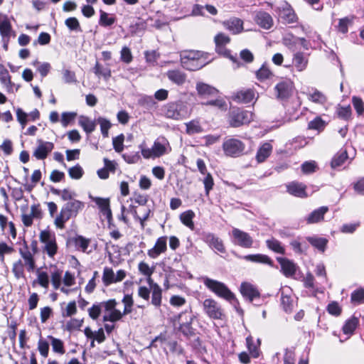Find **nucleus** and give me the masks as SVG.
<instances>
[{"instance_id": "f257e3e1", "label": "nucleus", "mask_w": 364, "mask_h": 364, "mask_svg": "<svg viewBox=\"0 0 364 364\" xmlns=\"http://www.w3.org/2000/svg\"><path fill=\"white\" fill-rule=\"evenodd\" d=\"M117 302L115 299H109L106 301L94 304L88 309L89 316L96 320L100 316L102 311H105L103 316L104 321L115 322L122 318L121 311L116 309Z\"/></svg>"}, {"instance_id": "f03ea898", "label": "nucleus", "mask_w": 364, "mask_h": 364, "mask_svg": "<svg viewBox=\"0 0 364 364\" xmlns=\"http://www.w3.org/2000/svg\"><path fill=\"white\" fill-rule=\"evenodd\" d=\"M182 66L188 70H197L211 62L209 55L199 50H185L181 53Z\"/></svg>"}, {"instance_id": "7ed1b4c3", "label": "nucleus", "mask_w": 364, "mask_h": 364, "mask_svg": "<svg viewBox=\"0 0 364 364\" xmlns=\"http://www.w3.org/2000/svg\"><path fill=\"white\" fill-rule=\"evenodd\" d=\"M84 207V203L78 200H73L66 203L55 218V225L57 228L63 229L65 223L71 218L75 217Z\"/></svg>"}, {"instance_id": "20e7f679", "label": "nucleus", "mask_w": 364, "mask_h": 364, "mask_svg": "<svg viewBox=\"0 0 364 364\" xmlns=\"http://www.w3.org/2000/svg\"><path fill=\"white\" fill-rule=\"evenodd\" d=\"M195 318L196 316L193 315L191 309H186L173 316L171 321L174 326L178 325V331L186 338H190L194 335V329L192 327V323Z\"/></svg>"}, {"instance_id": "39448f33", "label": "nucleus", "mask_w": 364, "mask_h": 364, "mask_svg": "<svg viewBox=\"0 0 364 364\" xmlns=\"http://www.w3.org/2000/svg\"><path fill=\"white\" fill-rule=\"evenodd\" d=\"M203 282L208 289L215 294L218 296L228 301L234 306L238 304L235 294L224 283L210 279L207 277L203 278Z\"/></svg>"}, {"instance_id": "423d86ee", "label": "nucleus", "mask_w": 364, "mask_h": 364, "mask_svg": "<svg viewBox=\"0 0 364 364\" xmlns=\"http://www.w3.org/2000/svg\"><path fill=\"white\" fill-rule=\"evenodd\" d=\"M161 112L166 118L174 120L183 119L191 113L187 105L181 100L164 105L161 108Z\"/></svg>"}, {"instance_id": "0eeeda50", "label": "nucleus", "mask_w": 364, "mask_h": 364, "mask_svg": "<svg viewBox=\"0 0 364 364\" xmlns=\"http://www.w3.org/2000/svg\"><path fill=\"white\" fill-rule=\"evenodd\" d=\"M254 114L249 110L234 108L229 112L228 122L232 127H240L248 124L253 120Z\"/></svg>"}, {"instance_id": "6e6552de", "label": "nucleus", "mask_w": 364, "mask_h": 364, "mask_svg": "<svg viewBox=\"0 0 364 364\" xmlns=\"http://www.w3.org/2000/svg\"><path fill=\"white\" fill-rule=\"evenodd\" d=\"M245 149V144L236 138H226L223 143V150L228 156L238 157L243 154Z\"/></svg>"}, {"instance_id": "1a4fd4ad", "label": "nucleus", "mask_w": 364, "mask_h": 364, "mask_svg": "<svg viewBox=\"0 0 364 364\" xmlns=\"http://www.w3.org/2000/svg\"><path fill=\"white\" fill-rule=\"evenodd\" d=\"M203 310L212 319L223 320L225 316L221 306L213 299H205L203 301Z\"/></svg>"}, {"instance_id": "9d476101", "label": "nucleus", "mask_w": 364, "mask_h": 364, "mask_svg": "<svg viewBox=\"0 0 364 364\" xmlns=\"http://www.w3.org/2000/svg\"><path fill=\"white\" fill-rule=\"evenodd\" d=\"M39 239L41 242L44 244L43 251L50 257H53L58 250L55 235L49 230H42L40 232Z\"/></svg>"}, {"instance_id": "9b49d317", "label": "nucleus", "mask_w": 364, "mask_h": 364, "mask_svg": "<svg viewBox=\"0 0 364 364\" xmlns=\"http://www.w3.org/2000/svg\"><path fill=\"white\" fill-rule=\"evenodd\" d=\"M232 242L235 245L249 249L252 247L254 240L249 233L233 228L232 230Z\"/></svg>"}, {"instance_id": "f8f14e48", "label": "nucleus", "mask_w": 364, "mask_h": 364, "mask_svg": "<svg viewBox=\"0 0 364 364\" xmlns=\"http://www.w3.org/2000/svg\"><path fill=\"white\" fill-rule=\"evenodd\" d=\"M294 89V82L291 80L283 79L274 87L276 97L281 100H287L291 96Z\"/></svg>"}, {"instance_id": "ddd939ff", "label": "nucleus", "mask_w": 364, "mask_h": 364, "mask_svg": "<svg viewBox=\"0 0 364 364\" xmlns=\"http://www.w3.org/2000/svg\"><path fill=\"white\" fill-rule=\"evenodd\" d=\"M54 149V144L50 141L42 139L37 140V146L33 151V156L38 160H43Z\"/></svg>"}, {"instance_id": "4468645a", "label": "nucleus", "mask_w": 364, "mask_h": 364, "mask_svg": "<svg viewBox=\"0 0 364 364\" xmlns=\"http://www.w3.org/2000/svg\"><path fill=\"white\" fill-rule=\"evenodd\" d=\"M0 34L4 42L9 43L11 37L16 36L9 17L5 14H0Z\"/></svg>"}, {"instance_id": "2eb2a0df", "label": "nucleus", "mask_w": 364, "mask_h": 364, "mask_svg": "<svg viewBox=\"0 0 364 364\" xmlns=\"http://www.w3.org/2000/svg\"><path fill=\"white\" fill-rule=\"evenodd\" d=\"M232 99L237 103H250L256 99V92L252 88L242 89L234 92Z\"/></svg>"}, {"instance_id": "dca6fc26", "label": "nucleus", "mask_w": 364, "mask_h": 364, "mask_svg": "<svg viewBox=\"0 0 364 364\" xmlns=\"http://www.w3.org/2000/svg\"><path fill=\"white\" fill-rule=\"evenodd\" d=\"M244 22L237 17H231L222 22L223 27L233 35L241 33L244 31Z\"/></svg>"}, {"instance_id": "f3484780", "label": "nucleus", "mask_w": 364, "mask_h": 364, "mask_svg": "<svg viewBox=\"0 0 364 364\" xmlns=\"http://www.w3.org/2000/svg\"><path fill=\"white\" fill-rule=\"evenodd\" d=\"M19 254L23 259L25 267L28 272H33L36 268V262L33 253L29 250L26 242L24 241L23 247L19 249Z\"/></svg>"}, {"instance_id": "a211bd4d", "label": "nucleus", "mask_w": 364, "mask_h": 364, "mask_svg": "<svg viewBox=\"0 0 364 364\" xmlns=\"http://www.w3.org/2000/svg\"><path fill=\"white\" fill-rule=\"evenodd\" d=\"M203 241L211 248L220 253L225 252V247L223 240L213 233L208 232L203 235Z\"/></svg>"}, {"instance_id": "6ab92c4d", "label": "nucleus", "mask_w": 364, "mask_h": 364, "mask_svg": "<svg viewBox=\"0 0 364 364\" xmlns=\"http://www.w3.org/2000/svg\"><path fill=\"white\" fill-rule=\"evenodd\" d=\"M295 299L291 295V290L286 288L281 291V306L286 313H291L295 306Z\"/></svg>"}, {"instance_id": "aec40b11", "label": "nucleus", "mask_w": 364, "mask_h": 364, "mask_svg": "<svg viewBox=\"0 0 364 364\" xmlns=\"http://www.w3.org/2000/svg\"><path fill=\"white\" fill-rule=\"evenodd\" d=\"M306 96L309 101L321 105L325 109H327L328 97L326 94L321 91L311 87V89L308 90Z\"/></svg>"}, {"instance_id": "412c9836", "label": "nucleus", "mask_w": 364, "mask_h": 364, "mask_svg": "<svg viewBox=\"0 0 364 364\" xmlns=\"http://www.w3.org/2000/svg\"><path fill=\"white\" fill-rule=\"evenodd\" d=\"M42 217V211L39 204H33L31 207L30 213H23L21 220L26 227H30L33 224V219H40Z\"/></svg>"}, {"instance_id": "4be33fe9", "label": "nucleus", "mask_w": 364, "mask_h": 364, "mask_svg": "<svg viewBox=\"0 0 364 364\" xmlns=\"http://www.w3.org/2000/svg\"><path fill=\"white\" fill-rule=\"evenodd\" d=\"M279 16L285 23H292L297 21V16L293 9L285 3L282 7H279Z\"/></svg>"}, {"instance_id": "5701e85b", "label": "nucleus", "mask_w": 364, "mask_h": 364, "mask_svg": "<svg viewBox=\"0 0 364 364\" xmlns=\"http://www.w3.org/2000/svg\"><path fill=\"white\" fill-rule=\"evenodd\" d=\"M152 148L156 158L160 157L171 150L169 142L164 137L158 138L154 141Z\"/></svg>"}, {"instance_id": "b1692460", "label": "nucleus", "mask_w": 364, "mask_h": 364, "mask_svg": "<svg viewBox=\"0 0 364 364\" xmlns=\"http://www.w3.org/2000/svg\"><path fill=\"white\" fill-rule=\"evenodd\" d=\"M167 249V237L164 236L157 239L154 247L148 250L147 255L152 259L157 258Z\"/></svg>"}, {"instance_id": "393cba45", "label": "nucleus", "mask_w": 364, "mask_h": 364, "mask_svg": "<svg viewBox=\"0 0 364 364\" xmlns=\"http://www.w3.org/2000/svg\"><path fill=\"white\" fill-rule=\"evenodd\" d=\"M277 260L286 277H291L296 273L297 266L293 261L285 257H277Z\"/></svg>"}, {"instance_id": "a878e982", "label": "nucleus", "mask_w": 364, "mask_h": 364, "mask_svg": "<svg viewBox=\"0 0 364 364\" xmlns=\"http://www.w3.org/2000/svg\"><path fill=\"white\" fill-rule=\"evenodd\" d=\"M240 292L243 297L249 301H252L255 299L259 297V292L252 284L243 282L240 286Z\"/></svg>"}, {"instance_id": "bb28decb", "label": "nucleus", "mask_w": 364, "mask_h": 364, "mask_svg": "<svg viewBox=\"0 0 364 364\" xmlns=\"http://www.w3.org/2000/svg\"><path fill=\"white\" fill-rule=\"evenodd\" d=\"M328 211L327 206H321L312 211L306 218L307 224L317 223L323 220L324 215Z\"/></svg>"}, {"instance_id": "cd10ccee", "label": "nucleus", "mask_w": 364, "mask_h": 364, "mask_svg": "<svg viewBox=\"0 0 364 364\" xmlns=\"http://www.w3.org/2000/svg\"><path fill=\"white\" fill-rule=\"evenodd\" d=\"M287 192L296 197L305 198L307 196L306 193V186L301 183L293 181L287 185Z\"/></svg>"}, {"instance_id": "c85d7f7f", "label": "nucleus", "mask_w": 364, "mask_h": 364, "mask_svg": "<svg viewBox=\"0 0 364 364\" xmlns=\"http://www.w3.org/2000/svg\"><path fill=\"white\" fill-rule=\"evenodd\" d=\"M257 23L264 29H269L273 25V19L270 14L264 11H259L256 14Z\"/></svg>"}, {"instance_id": "c756f323", "label": "nucleus", "mask_w": 364, "mask_h": 364, "mask_svg": "<svg viewBox=\"0 0 364 364\" xmlns=\"http://www.w3.org/2000/svg\"><path fill=\"white\" fill-rule=\"evenodd\" d=\"M92 199L98 205L101 213L107 218L108 220L112 218V211L109 208V200L108 198H102L99 197L92 198Z\"/></svg>"}, {"instance_id": "7c9ffc66", "label": "nucleus", "mask_w": 364, "mask_h": 364, "mask_svg": "<svg viewBox=\"0 0 364 364\" xmlns=\"http://www.w3.org/2000/svg\"><path fill=\"white\" fill-rule=\"evenodd\" d=\"M168 79L177 85H182L186 80V75L179 70H170L166 73Z\"/></svg>"}, {"instance_id": "2f4dec72", "label": "nucleus", "mask_w": 364, "mask_h": 364, "mask_svg": "<svg viewBox=\"0 0 364 364\" xmlns=\"http://www.w3.org/2000/svg\"><path fill=\"white\" fill-rule=\"evenodd\" d=\"M308 58L301 52H296L293 55V64L296 69L299 71H304L308 65Z\"/></svg>"}, {"instance_id": "473e14b6", "label": "nucleus", "mask_w": 364, "mask_h": 364, "mask_svg": "<svg viewBox=\"0 0 364 364\" xmlns=\"http://www.w3.org/2000/svg\"><path fill=\"white\" fill-rule=\"evenodd\" d=\"M196 90L202 97L215 96L218 93V90L214 87L200 82L196 84Z\"/></svg>"}, {"instance_id": "72a5a7b5", "label": "nucleus", "mask_w": 364, "mask_h": 364, "mask_svg": "<svg viewBox=\"0 0 364 364\" xmlns=\"http://www.w3.org/2000/svg\"><path fill=\"white\" fill-rule=\"evenodd\" d=\"M272 151V146L269 142H265L262 144L259 148L257 155L256 159L259 163L264 162L271 154Z\"/></svg>"}, {"instance_id": "f704fd0d", "label": "nucleus", "mask_w": 364, "mask_h": 364, "mask_svg": "<svg viewBox=\"0 0 364 364\" xmlns=\"http://www.w3.org/2000/svg\"><path fill=\"white\" fill-rule=\"evenodd\" d=\"M306 240L315 248L321 252H324L328 244V240L318 236H309Z\"/></svg>"}, {"instance_id": "c9c22d12", "label": "nucleus", "mask_w": 364, "mask_h": 364, "mask_svg": "<svg viewBox=\"0 0 364 364\" xmlns=\"http://www.w3.org/2000/svg\"><path fill=\"white\" fill-rule=\"evenodd\" d=\"M247 261L256 263L267 264L273 266V262L269 257L262 254L248 255L242 257Z\"/></svg>"}, {"instance_id": "e433bc0d", "label": "nucleus", "mask_w": 364, "mask_h": 364, "mask_svg": "<svg viewBox=\"0 0 364 364\" xmlns=\"http://www.w3.org/2000/svg\"><path fill=\"white\" fill-rule=\"evenodd\" d=\"M359 323V320L358 318L353 316L350 318L348 319L343 326V332L344 334L348 335V338L353 334L355 330L358 327Z\"/></svg>"}, {"instance_id": "4c0bfd02", "label": "nucleus", "mask_w": 364, "mask_h": 364, "mask_svg": "<svg viewBox=\"0 0 364 364\" xmlns=\"http://www.w3.org/2000/svg\"><path fill=\"white\" fill-rule=\"evenodd\" d=\"M348 154L346 151H341L336 154L331 163L332 168H337L341 166L347 160Z\"/></svg>"}, {"instance_id": "58836bf2", "label": "nucleus", "mask_w": 364, "mask_h": 364, "mask_svg": "<svg viewBox=\"0 0 364 364\" xmlns=\"http://www.w3.org/2000/svg\"><path fill=\"white\" fill-rule=\"evenodd\" d=\"M79 124L82 127L87 134L92 133L95 129V122L91 120L85 116H80L79 118Z\"/></svg>"}, {"instance_id": "ea45409f", "label": "nucleus", "mask_w": 364, "mask_h": 364, "mask_svg": "<svg viewBox=\"0 0 364 364\" xmlns=\"http://www.w3.org/2000/svg\"><path fill=\"white\" fill-rule=\"evenodd\" d=\"M186 133L189 135L199 134L203 132L200 123L197 119H193L185 124Z\"/></svg>"}, {"instance_id": "a19ab883", "label": "nucleus", "mask_w": 364, "mask_h": 364, "mask_svg": "<svg viewBox=\"0 0 364 364\" xmlns=\"http://www.w3.org/2000/svg\"><path fill=\"white\" fill-rule=\"evenodd\" d=\"M194 216V212L191 210H188L180 215V220L184 225L193 230L194 229V223L193 222Z\"/></svg>"}, {"instance_id": "79ce46f5", "label": "nucleus", "mask_w": 364, "mask_h": 364, "mask_svg": "<svg viewBox=\"0 0 364 364\" xmlns=\"http://www.w3.org/2000/svg\"><path fill=\"white\" fill-rule=\"evenodd\" d=\"M266 243L268 248L272 250L273 252L282 255H284L285 253V249L279 240L274 238H272L267 240L266 241Z\"/></svg>"}, {"instance_id": "37998d69", "label": "nucleus", "mask_w": 364, "mask_h": 364, "mask_svg": "<svg viewBox=\"0 0 364 364\" xmlns=\"http://www.w3.org/2000/svg\"><path fill=\"white\" fill-rule=\"evenodd\" d=\"M102 282L105 286L116 283L115 274L112 268L107 267L104 268Z\"/></svg>"}, {"instance_id": "c03bdc74", "label": "nucleus", "mask_w": 364, "mask_h": 364, "mask_svg": "<svg viewBox=\"0 0 364 364\" xmlns=\"http://www.w3.org/2000/svg\"><path fill=\"white\" fill-rule=\"evenodd\" d=\"M0 81L9 90L11 88L13 84L9 71L2 65H0Z\"/></svg>"}, {"instance_id": "a18cd8bd", "label": "nucleus", "mask_w": 364, "mask_h": 364, "mask_svg": "<svg viewBox=\"0 0 364 364\" xmlns=\"http://www.w3.org/2000/svg\"><path fill=\"white\" fill-rule=\"evenodd\" d=\"M151 304L156 306H160L161 304V289L158 284L152 287Z\"/></svg>"}, {"instance_id": "49530a36", "label": "nucleus", "mask_w": 364, "mask_h": 364, "mask_svg": "<svg viewBox=\"0 0 364 364\" xmlns=\"http://www.w3.org/2000/svg\"><path fill=\"white\" fill-rule=\"evenodd\" d=\"M48 338L50 340L52 348L55 353L61 355L65 353L64 344L60 339L56 338L52 336H49Z\"/></svg>"}, {"instance_id": "de8ad7c7", "label": "nucleus", "mask_w": 364, "mask_h": 364, "mask_svg": "<svg viewBox=\"0 0 364 364\" xmlns=\"http://www.w3.org/2000/svg\"><path fill=\"white\" fill-rule=\"evenodd\" d=\"M25 264L21 259L16 261L13 264L12 272L16 279L24 277Z\"/></svg>"}, {"instance_id": "09e8293b", "label": "nucleus", "mask_w": 364, "mask_h": 364, "mask_svg": "<svg viewBox=\"0 0 364 364\" xmlns=\"http://www.w3.org/2000/svg\"><path fill=\"white\" fill-rule=\"evenodd\" d=\"M336 113L339 118L348 121L350 119L352 114V110L350 105L342 107L338 106L337 107Z\"/></svg>"}, {"instance_id": "8fccbe9b", "label": "nucleus", "mask_w": 364, "mask_h": 364, "mask_svg": "<svg viewBox=\"0 0 364 364\" xmlns=\"http://www.w3.org/2000/svg\"><path fill=\"white\" fill-rule=\"evenodd\" d=\"M73 242L75 247L82 252H86L90 244V240L82 236H77L73 239Z\"/></svg>"}, {"instance_id": "3c124183", "label": "nucleus", "mask_w": 364, "mask_h": 364, "mask_svg": "<svg viewBox=\"0 0 364 364\" xmlns=\"http://www.w3.org/2000/svg\"><path fill=\"white\" fill-rule=\"evenodd\" d=\"M326 125V123L325 121H323L320 117H316L309 122L308 127L310 129L321 131L325 128Z\"/></svg>"}, {"instance_id": "603ef678", "label": "nucleus", "mask_w": 364, "mask_h": 364, "mask_svg": "<svg viewBox=\"0 0 364 364\" xmlns=\"http://www.w3.org/2000/svg\"><path fill=\"white\" fill-rule=\"evenodd\" d=\"M141 215L137 214L136 210L134 211V216L136 219L139 220L142 228L144 227V222L149 218L151 210L148 208L142 207L140 209Z\"/></svg>"}, {"instance_id": "864d4df0", "label": "nucleus", "mask_w": 364, "mask_h": 364, "mask_svg": "<svg viewBox=\"0 0 364 364\" xmlns=\"http://www.w3.org/2000/svg\"><path fill=\"white\" fill-rule=\"evenodd\" d=\"M115 22V18L109 16L105 11H100L99 23L102 26H110Z\"/></svg>"}, {"instance_id": "5fc2aeb1", "label": "nucleus", "mask_w": 364, "mask_h": 364, "mask_svg": "<svg viewBox=\"0 0 364 364\" xmlns=\"http://www.w3.org/2000/svg\"><path fill=\"white\" fill-rule=\"evenodd\" d=\"M14 252L12 246L7 245L6 242H0V262H4L5 255H11Z\"/></svg>"}, {"instance_id": "6e6d98bb", "label": "nucleus", "mask_w": 364, "mask_h": 364, "mask_svg": "<svg viewBox=\"0 0 364 364\" xmlns=\"http://www.w3.org/2000/svg\"><path fill=\"white\" fill-rule=\"evenodd\" d=\"M65 24L70 31H82L80 23L75 17H70L65 21Z\"/></svg>"}, {"instance_id": "4d7b16f0", "label": "nucleus", "mask_w": 364, "mask_h": 364, "mask_svg": "<svg viewBox=\"0 0 364 364\" xmlns=\"http://www.w3.org/2000/svg\"><path fill=\"white\" fill-rule=\"evenodd\" d=\"M97 122L100 125L102 134L103 136L107 137L108 136V131L111 127V123L103 117H99L97 119Z\"/></svg>"}, {"instance_id": "13d9d810", "label": "nucleus", "mask_w": 364, "mask_h": 364, "mask_svg": "<svg viewBox=\"0 0 364 364\" xmlns=\"http://www.w3.org/2000/svg\"><path fill=\"white\" fill-rule=\"evenodd\" d=\"M62 280V272L55 269L51 272V282L55 289L60 288Z\"/></svg>"}, {"instance_id": "bf43d9fd", "label": "nucleus", "mask_w": 364, "mask_h": 364, "mask_svg": "<svg viewBox=\"0 0 364 364\" xmlns=\"http://www.w3.org/2000/svg\"><path fill=\"white\" fill-rule=\"evenodd\" d=\"M68 173L70 178L73 179H80L82 176L84 171L82 168L79 164H77L68 169Z\"/></svg>"}, {"instance_id": "052dcab7", "label": "nucleus", "mask_w": 364, "mask_h": 364, "mask_svg": "<svg viewBox=\"0 0 364 364\" xmlns=\"http://www.w3.org/2000/svg\"><path fill=\"white\" fill-rule=\"evenodd\" d=\"M124 136L122 134L113 138L112 144L116 152L120 153L124 149Z\"/></svg>"}, {"instance_id": "680f3d73", "label": "nucleus", "mask_w": 364, "mask_h": 364, "mask_svg": "<svg viewBox=\"0 0 364 364\" xmlns=\"http://www.w3.org/2000/svg\"><path fill=\"white\" fill-rule=\"evenodd\" d=\"M272 75L270 70L263 65L257 72L256 76L259 80H264L268 79Z\"/></svg>"}, {"instance_id": "e2e57ef3", "label": "nucleus", "mask_w": 364, "mask_h": 364, "mask_svg": "<svg viewBox=\"0 0 364 364\" xmlns=\"http://www.w3.org/2000/svg\"><path fill=\"white\" fill-rule=\"evenodd\" d=\"M94 72L97 75H102L106 80L111 76V70L109 68H102L98 63L95 64Z\"/></svg>"}, {"instance_id": "0e129e2a", "label": "nucleus", "mask_w": 364, "mask_h": 364, "mask_svg": "<svg viewBox=\"0 0 364 364\" xmlns=\"http://www.w3.org/2000/svg\"><path fill=\"white\" fill-rule=\"evenodd\" d=\"M283 43L289 49H294L297 44L296 37L292 34L288 33L283 38Z\"/></svg>"}, {"instance_id": "69168bd1", "label": "nucleus", "mask_w": 364, "mask_h": 364, "mask_svg": "<svg viewBox=\"0 0 364 364\" xmlns=\"http://www.w3.org/2000/svg\"><path fill=\"white\" fill-rule=\"evenodd\" d=\"M77 114L75 112H63L61 115V124L63 127H66L68 124L73 122Z\"/></svg>"}, {"instance_id": "338daca9", "label": "nucleus", "mask_w": 364, "mask_h": 364, "mask_svg": "<svg viewBox=\"0 0 364 364\" xmlns=\"http://www.w3.org/2000/svg\"><path fill=\"white\" fill-rule=\"evenodd\" d=\"M352 102L357 113L361 115L364 112V103L361 98L354 96L352 98Z\"/></svg>"}, {"instance_id": "774afa93", "label": "nucleus", "mask_w": 364, "mask_h": 364, "mask_svg": "<svg viewBox=\"0 0 364 364\" xmlns=\"http://www.w3.org/2000/svg\"><path fill=\"white\" fill-rule=\"evenodd\" d=\"M364 300V289H359L351 294V301L354 303H361Z\"/></svg>"}]
</instances>
